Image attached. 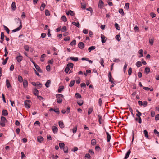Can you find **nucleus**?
<instances>
[{
    "mask_svg": "<svg viewBox=\"0 0 159 159\" xmlns=\"http://www.w3.org/2000/svg\"><path fill=\"white\" fill-rule=\"evenodd\" d=\"M18 21H19V24H20V26L18 27V28L13 30H12V31L13 32H15L16 31H19L22 28V21L19 18H18L17 19H16Z\"/></svg>",
    "mask_w": 159,
    "mask_h": 159,
    "instance_id": "f257e3e1",
    "label": "nucleus"
},
{
    "mask_svg": "<svg viewBox=\"0 0 159 159\" xmlns=\"http://www.w3.org/2000/svg\"><path fill=\"white\" fill-rule=\"evenodd\" d=\"M56 97L57 98V101L58 103H61L62 102L63 95L62 94H56Z\"/></svg>",
    "mask_w": 159,
    "mask_h": 159,
    "instance_id": "f03ea898",
    "label": "nucleus"
},
{
    "mask_svg": "<svg viewBox=\"0 0 159 159\" xmlns=\"http://www.w3.org/2000/svg\"><path fill=\"white\" fill-rule=\"evenodd\" d=\"M6 121L7 120L5 117L2 116L1 117L0 124L2 127H4L5 126V123Z\"/></svg>",
    "mask_w": 159,
    "mask_h": 159,
    "instance_id": "7ed1b4c3",
    "label": "nucleus"
},
{
    "mask_svg": "<svg viewBox=\"0 0 159 159\" xmlns=\"http://www.w3.org/2000/svg\"><path fill=\"white\" fill-rule=\"evenodd\" d=\"M31 102V101L29 100H26L24 102V104L25 107L27 108H29L30 107V105L29 103Z\"/></svg>",
    "mask_w": 159,
    "mask_h": 159,
    "instance_id": "20e7f679",
    "label": "nucleus"
},
{
    "mask_svg": "<svg viewBox=\"0 0 159 159\" xmlns=\"http://www.w3.org/2000/svg\"><path fill=\"white\" fill-rule=\"evenodd\" d=\"M23 57L22 56L20 53H19V55L16 57V59L18 62L20 63L23 60Z\"/></svg>",
    "mask_w": 159,
    "mask_h": 159,
    "instance_id": "39448f33",
    "label": "nucleus"
},
{
    "mask_svg": "<svg viewBox=\"0 0 159 159\" xmlns=\"http://www.w3.org/2000/svg\"><path fill=\"white\" fill-rule=\"evenodd\" d=\"M31 62L33 63L37 70L39 72H41V71L39 66H38L34 62L32 61H31Z\"/></svg>",
    "mask_w": 159,
    "mask_h": 159,
    "instance_id": "423d86ee",
    "label": "nucleus"
},
{
    "mask_svg": "<svg viewBox=\"0 0 159 159\" xmlns=\"http://www.w3.org/2000/svg\"><path fill=\"white\" fill-rule=\"evenodd\" d=\"M101 38L102 42L103 43H105L107 40V38L102 34L101 35Z\"/></svg>",
    "mask_w": 159,
    "mask_h": 159,
    "instance_id": "0eeeda50",
    "label": "nucleus"
},
{
    "mask_svg": "<svg viewBox=\"0 0 159 159\" xmlns=\"http://www.w3.org/2000/svg\"><path fill=\"white\" fill-rule=\"evenodd\" d=\"M16 8V3L15 2H13L11 7V10L14 11L15 10Z\"/></svg>",
    "mask_w": 159,
    "mask_h": 159,
    "instance_id": "6e6552de",
    "label": "nucleus"
},
{
    "mask_svg": "<svg viewBox=\"0 0 159 159\" xmlns=\"http://www.w3.org/2000/svg\"><path fill=\"white\" fill-rule=\"evenodd\" d=\"M54 111L57 114H59L60 113L59 110L58 108H50V111Z\"/></svg>",
    "mask_w": 159,
    "mask_h": 159,
    "instance_id": "1a4fd4ad",
    "label": "nucleus"
},
{
    "mask_svg": "<svg viewBox=\"0 0 159 159\" xmlns=\"http://www.w3.org/2000/svg\"><path fill=\"white\" fill-rule=\"evenodd\" d=\"M104 3L102 0H99L98 2V7L100 8H102L103 7Z\"/></svg>",
    "mask_w": 159,
    "mask_h": 159,
    "instance_id": "9d476101",
    "label": "nucleus"
},
{
    "mask_svg": "<svg viewBox=\"0 0 159 159\" xmlns=\"http://www.w3.org/2000/svg\"><path fill=\"white\" fill-rule=\"evenodd\" d=\"M5 35L4 34V32H2L1 33V40L0 41V43H3V42L4 40V38L5 37Z\"/></svg>",
    "mask_w": 159,
    "mask_h": 159,
    "instance_id": "9b49d317",
    "label": "nucleus"
},
{
    "mask_svg": "<svg viewBox=\"0 0 159 159\" xmlns=\"http://www.w3.org/2000/svg\"><path fill=\"white\" fill-rule=\"evenodd\" d=\"M52 129L54 134H57L58 132V128L55 126H53L52 128Z\"/></svg>",
    "mask_w": 159,
    "mask_h": 159,
    "instance_id": "f8f14e48",
    "label": "nucleus"
},
{
    "mask_svg": "<svg viewBox=\"0 0 159 159\" xmlns=\"http://www.w3.org/2000/svg\"><path fill=\"white\" fill-rule=\"evenodd\" d=\"M78 46L80 49H82L84 47V44L82 42H80L79 43Z\"/></svg>",
    "mask_w": 159,
    "mask_h": 159,
    "instance_id": "ddd939ff",
    "label": "nucleus"
},
{
    "mask_svg": "<svg viewBox=\"0 0 159 159\" xmlns=\"http://www.w3.org/2000/svg\"><path fill=\"white\" fill-rule=\"evenodd\" d=\"M106 133L107 134V142H109L110 141V139H111V135L109 134L108 132H106Z\"/></svg>",
    "mask_w": 159,
    "mask_h": 159,
    "instance_id": "4468645a",
    "label": "nucleus"
},
{
    "mask_svg": "<svg viewBox=\"0 0 159 159\" xmlns=\"http://www.w3.org/2000/svg\"><path fill=\"white\" fill-rule=\"evenodd\" d=\"M70 59L76 62L78 61V57H71Z\"/></svg>",
    "mask_w": 159,
    "mask_h": 159,
    "instance_id": "2eb2a0df",
    "label": "nucleus"
},
{
    "mask_svg": "<svg viewBox=\"0 0 159 159\" xmlns=\"http://www.w3.org/2000/svg\"><path fill=\"white\" fill-rule=\"evenodd\" d=\"M131 152V151L130 150H129L125 154V158L127 159L129 157V155Z\"/></svg>",
    "mask_w": 159,
    "mask_h": 159,
    "instance_id": "dca6fc26",
    "label": "nucleus"
},
{
    "mask_svg": "<svg viewBox=\"0 0 159 159\" xmlns=\"http://www.w3.org/2000/svg\"><path fill=\"white\" fill-rule=\"evenodd\" d=\"M2 114L4 116H7L8 114V112L6 110L3 109L2 111Z\"/></svg>",
    "mask_w": 159,
    "mask_h": 159,
    "instance_id": "f3484780",
    "label": "nucleus"
},
{
    "mask_svg": "<svg viewBox=\"0 0 159 159\" xmlns=\"http://www.w3.org/2000/svg\"><path fill=\"white\" fill-rule=\"evenodd\" d=\"M43 137L41 136H38L37 137V141L38 142L41 143L42 141H43Z\"/></svg>",
    "mask_w": 159,
    "mask_h": 159,
    "instance_id": "a211bd4d",
    "label": "nucleus"
},
{
    "mask_svg": "<svg viewBox=\"0 0 159 159\" xmlns=\"http://www.w3.org/2000/svg\"><path fill=\"white\" fill-rule=\"evenodd\" d=\"M137 117L138 118H136L135 120L136 121H138L139 123H142V119L140 116H139Z\"/></svg>",
    "mask_w": 159,
    "mask_h": 159,
    "instance_id": "6ab92c4d",
    "label": "nucleus"
},
{
    "mask_svg": "<svg viewBox=\"0 0 159 159\" xmlns=\"http://www.w3.org/2000/svg\"><path fill=\"white\" fill-rule=\"evenodd\" d=\"M23 85L24 87L26 88L27 87L28 85V82L27 80H24L23 81Z\"/></svg>",
    "mask_w": 159,
    "mask_h": 159,
    "instance_id": "aec40b11",
    "label": "nucleus"
},
{
    "mask_svg": "<svg viewBox=\"0 0 159 159\" xmlns=\"http://www.w3.org/2000/svg\"><path fill=\"white\" fill-rule=\"evenodd\" d=\"M6 85L7 88H9L11 86V84L10 83L8 79H7L6 80Z\"/></svg>",
    "mask_w": 159,
    "mask_h": 159,
    "instance_id": "412c9836",
    "label": "nucleus"
},
{
    "mask_svg": "<svg viewBox=\"0 0 159 159\" xmlns=\"http://www.w3.org/2000/svg\"><path fill=\"white\" fill-rule=\"evenodd\" d=\"M59 125L60 127L61 128H63L64 127V123L62 122L61 121H59Z\"/></svg>",
    "mask_w": 159,
    "mask_h": 159,
    "instance_id": "4be33fe9",
    "label": "nucleus"
},
{
    "mask_svg": "<svg viewBox=\"0 0 159 159\" xmlns=\"http://www.w3.org/2000/svg\"><path fill=\"white\" fill-rule=\"evenodd\" d=\"M77 103L79 105L81 106L83 104V101L81 100V98L79 99V100L77 101Z\"/></svg>",
    "mask_w": 159,
    "mask_h": 159,
    "instance_id": "5701e85b",
    "label": "nucleus"
},
{
    "mask_svg": "<svg viewBox=\"0 0 159 159\" xmlns=\"http://www.w3.org/2000/svg\"><path fill=\"white\" fill-rule=\"evenodd\" d=\"M98 120L100 124H101V121L102 120V116L100 114H98Z\"/></svg>",
    "mask_w": 159,
    "mask_h": 159,
    "instance_id": "b1692460",
    "label": "nucleus"
},
{
    "mask_svg": "<svg viewBox=\"0 0 159 159\" xmlns=\"http://www.w3.org/2000/svg\"><path fill=\"white\" fill-rule=\"evenodd\" d=\"M72 24L74 25H75V26H76V27H77L78 28L80 27V23L78 22L77 23H76V22H72Z\"/></svg>",
    "mask_w": 159,
    "mask_h": 159,
    "instance_id": "393cba45",
    "label": "nucleus"
},
{
    "mask_svg": "<svg viewBox=\"0 0 159 159\" xmlns=\"http://www.w3.org/2000/svg\"><path fill=\"white\" fill-rule=\"evenodd\" d=\"M143 50L142 49H140L138 53L140 54V55L139 56V57L140 58L143 56Z\"/></svg>",
    "mask_w": 159,
    "mask_h": 159,
    "instance_id": "a878e982",
    "label": "nucleus"
},
{
    "mask_svg": "<svg viewBox=\"0 0 159 159\" xmlns=\"http://www.w3.org/2000/svg\"><path fill=\"white\" fill-rule=\"evenodd\" d=\"M39 91L36 89H34V91H33V93L34 95L37 96V95H38L39 94Z\"/></svg>",
    "mask_w": 159,
    "mask_h": 159,
    "instance_id": "bb28decb",
    "label": "nucleus"
},
{
    "mask_svg": "<svg viewBox=\"0 0 159 159\" xmlns=\"http://www.w3.org/2000/svg\"><path fill=\"white\" fill-rule=\"evenodd\" d=\"M46 57V55L44 54H43L41 55L40 61L42 62H43L44 61L43 58Z\"/></svg>",
    "mask_w": 159,
    "mask_h": 159,
    "instance_id": "cd10ccee",
    "label": "nucleus"
},
{
    "mask_svg": "<svg viewBox=\"0 0 159 159\" xmlns=\"http://www.w3.org/2000/svg\"><path fill=\"white\" fill-rule=\"evenodd\" d=\"M63 149L64 152L65 153H66L68 152V148L67 146L64 147L63 148Z\"/></svg>",
    "mask_w": 159,
    "mask_h": 159,
    "instance_id": "c85d7f7f",
    "label": "nucleus"
},
{
    "mask_svg": "<svg viewBox=\"0 0 159 159\" xmlns=\"http://www.w3.org/2000/svg\"><path fill=\"white\" fill-rule=\"evenodd\" d=\"M48 65L46 66V69L47 71H50V65L49 64L50 63V60L48 61Z\"/></svg>",
    "mask_w": 159,
    "mask_h": 159,
    "instance_id": "c756f323",
    "label": "nucleus"
},
{
    "mask_svg": "<svg viewBox=\"0 0 159 159\" xmlns=\"http://www.w3.org/2000/svg\"><path fill=\"white\" fill-rule=\"evenodd\" d=\"M18 80L20 82H22L23 81V79L22 77L20 75H19L18 78Z\"/></svg>",
    "mask_w": 159,
    "mask_h": 159,
    "instance_id": "7c9ffc66",
    "label": "nucleus"
},
{
    "mask_svg": "<svg viewBox=\"0 0 159 159\" xmlns=\"http://www.w3.org/2000/svg\"><path fill=\"white\" fill-rule=\"evenodd\" d=\"M96 48L94 46H92L89 47L88 48V50L89 52H90L92 50H93Z\"/></svg>",
    "mask_w": 159,
    "mask_h": 159,
    "instance_id": "2f4dec72",
    "label": "nucleus"
},
{
    "mask_svg": "<svg viewBox=\"0 0 159 159\" xmlns=\"http://www.w3.org/2000/svg\"><path fill=\"white\" fill-rule=\"evenodd\" d=\"M45 7V4L44 3H42L40 7V10L42 11L44 10Z\"/></svg>",
    "mask_w": 159,
    "mask_h": 159,
    "instance_id": "473e14b6",
    "label": "nucleus"
},
{
    "mask_svg": "<svg viewBox=\"0 0 159 159\" xmlns=\"http://www.w3.org/2000/svg\"><path fill=\"white\" fill-rule=\"evenodd\" d=\"M150 71V69L149 67H146L145 69V72L147 74H148Z\"/></svg>",
    "mask_w": 159,
    "mask_h": 159,
    "instance_id": "72a5a7b5",
    "label": "nucleus"
},
{
    "mask_svg": "<svg viewBox=\"0 0 159 159\" xmlns=\"http://www.w3.org/2000/svg\"><path fill=\"white\" fill-rule=\"evenodd\" d=\"M37 89H39L42 87V84L39 82H37Z\"/></svg>",
    "mask_w": 159,
    "mask_h": 159,
    "instance_id": "f704fd0d",
    "label": "nucleus"
},
{
    "mask_svg": "<svg viewBox=\"0 0 159 159\" xmlns=\"http://www.w3.org/2000/svg\"><path fill=\"white\" fill-rule=\"evenodd\" d=\"M93 107H90L88 109V115H90L92 112L93 111Z\"/></svg>",
    "mask_w": 159,
    "mask_h": 159,
    "instance_id": "c9c22d12",
    "label": "nucleus"
},
{
    "mask_svg": "<svg viewBox=\"0 0 159 159\" xmlns=\"http://www.w3.org/2000/svg\"><path fill=\"white\" fill-rule=\"evenodd\" d=\"M142 65L140 61H138L136 63V65L138 67H140Z\"/></svg>",
    "mask_w": 159,
    "mask_h": 159,
    "instance_id": "e433bc0d",
    "label": "nucleus"
},
{
    "mask_svg": "<svg viewBox=\"0 0 159 159\" xmlns=\"http://www.w3.org/2000/svg\"><path fill=\"white\" fill-rule=\"evenodd\" d=\"M75 96L77 98V99L78 98L81 99V95L78 93H76V94L75 95Z\"/></svg>",
    "mask_w": 159,
    "mask_h": 159,
    "instance_id": "4c0bfd02",
    "label": "nucleus"
},
{
    "mask_svg": "<svg viewBox=\"0 0 159 159\" xmlns=\"http://www.w3.org/2000/svg\"><path fill=\"white\" fill-rule=\"evenodd\" d=\"M76 44V41L75 40H73L71 42V43H70V45L73 46V45H75Z\"/></svg>",
    "mask_w": 159,
    "mask_h": 159,
    "instance_id": "58836bf2",
    "label": "nucleus"
},
{
    "mask_svg": "<svg viewBox=\"0 0 159 159\" xmlns=\"http://www.w3.org/2000/svg\"><path fill=\"white\" fill-rule=\"evenodd\" d=\"M96 141L95 139H92L91 140V144L93 145H94L96 144Z\"/></svg>",
    "mask_w": 159,
    "mask_h": 159,
    "instance_id": "ea45409f",
    "label": "nucleus"
},
{
    "mask_svg": "<svg viewBox=\"0 0 159 159\" xmlns=\"http://www.w3.org/2000/svg\"><path fill=\"white\" fill-rule=\"evenodd\" d=\"M149 43L151 45H153L154 42V39L153 38H151L149 39Z\"/></svg>",
    "mask_w": 159,
    "mask_h": 159,
    "instance_id": "a19ab883",
    "label": "nucleus"
},
{
    "mask_svg": "<svg viewBox=\"0 0 159 159\" xmlns=\"http://www.w3.org/2000/svg\"><path fill=\"white\" fill-rule=\"evenodd\" d=\"M115 38L116 40L118 41H120L121 39V37L120 35L118 34L116 35Z\"/></svg>",
    "mask_w": 159,
    "mask_h": 159,
    "instance_id": "79ce46f5",
    "label": "nucleus"
},
{
    "mask_svg": "<svg viewBox=\"0 0 159 159\" xmlns=\"http://www.w3.org/2000/svg\"><path fill=\"white\" fill-rule=\"evenodd\" d=\"M59 146L60 148H63L65 147V144L63 143H59Z\"/></svg>",
    "mask_w": 159,
    "mask_h": 159,
    "instance_id": "37998d69",
    "label": "nucleus"
},
{
    "mask_svg": "<svg viewBox=\"0 0 159 159\" xmlns=\"http://www.w3.org/2000/svg\"><path fill=\"white\" fill-rule=\"evenodd\" d=\"M73 64L71 63H69L67 64V67H68L69 68V67L70 68H73Z\"/></svg>",
    "mask_w": 159,
    "mask_h": 159,
    "instance_id": "c03bdc74",
    "label": "nucleus"
},
{
    "mask_svg": "<svg viewBox=\"0 0 159 159\" xmlns=\"http://www.w3.org/2000/svg\"><path fill=\"white\" fill-rule=\"evenodd\" d=\"M25 49L27 51H28L29 50V47L28 45H25L24 47Z\"/></svg>",
    "mask_w": 159,
    "mask_h": 159,
    "instance_id": "a18cd8bd",
    "label": "nucleus"
},
{
    "mask_svg": "<svg viewBox=\"0 0 159 159\" xmlns=\"http://www.w3.org/2000/svg\"><path fill=\"white\" fill-rule=\"evenodd\" d=\"M129 3H126V4L125 6V7H124L125 8V9H127V10L129 8Z\"/></svg>",
    "mask_w": 159,
    "mask_h": 159,
    "instance_id": "49530a36",
    "label": "nucleus"
},
{
    "mask_svg": "<svg viewBox=\"0 0 159 159\" xmlns=\"http://www.w3.org/2000/svg\"><path fill=\"white\" fill-rule=\"evenodd\" d=\"M115 26L116 29L118 30H119L120 29V27L119 26V25L117 23H116L115 24Z\"/></svg>",
    "mask_w": 159,
    "mask_h": 159,
    "instance_id": "de8ad7c7",
    "label": "nucleus"
},
{
    "mask_svg": "<svg viewBox=\"0 0 159 159\" xmlns=\"http://www.w3.org/2000/svg\"><path fill=\"white\" fill-rule=\"evenodd\" d=\"M45 14L46 16H50V12L48 10L46 9L45 11Z\"/></svg>",
    "mask_w": 159,
    "mask_h": 159,
    "instance_id": "09e8293b",
    "label": "nucleus"
},
{
    "mask_svg": "<svg viewBox=\"0 0 159 159\" xmlns=\"http://www.w3.org/2000/svg\"><path fill=\"white\" fill-rule=\"evenodd\" d=\"M128 66V65L127 64H126V63H125V65H124V66L123 67V71L124 72V73H125V71H126V69L127 67V66Z\"/></svg>",
    "mask_w": 159,
    "mask_h": 159,
    "instance_id": "8fccbe9b",
    "label": "nucleus"
},
{
    "mask_svg": "<svg viewBox=\"0 0 159 159\" xmlns=\"http://www.w3.org/2000/svg\"><path fill=\"white\" fill-rule=\"evenodd\" d=\"M4 27L5 30L7 32L8 34H9V32H10V30H9V29L7 26H5V25L4 26Z\"/></svg>",
    "mask_w": 159,
    "mask_h": 159,
    "instance_id": "3c124183",
    "label": "nucleus"
},
{
    "mask_svg": "<svg viewBox=\"0 0 159 159\" xmlns=\"http://www.w3.org/2000/svg\"><path fill=\"white\" fill-rule=\"evenodd\" d=\"M50 80H48L45 84V86L47 87H48L49 86Z\"/></svg>",
    "mask_w": 159,
    "mask_h": 159,
    "instance_id": "603ef678",
    "label": "nucleus"
},
{
    "mask_svg": "<svg viewBox=\"0 0 159 159\" xmlns=\"http://www.w3.org/2000/svg\"><path fill=\"white\" fill-rule=\"evenodd\" d=\"M108 76L109 78V81H111V79L112 78V76L110 72H109Z\"/></svg>",
    "mask_w": 159,
    "mask_h": 159,
    "instance_id": "864d4df0",
    "label": "nucleus"
},
{
    "mask_svg": "<svg viewBox=\"0 0 159 159\" xmlns=\"http://www.w3.org/2000/svg\"><path fill=\"white\" fill-rule=\"evenodd\" d=\"M74 83H75V80H72L70 82V84L69 86L71 87L73 86L74 85Z\"/></svg>",
    "mask_w": 159,
    "mask_h": 159,
    "instance_id": "5fc2aeb1",
    "label": "nucleus"
},
{
    "mask_svg": "<svg viewBox=\"0 0 159 159\" xmlns=\"http://www.w3.org/2000/svg\"><path fill=\"white\" fill-rule=\"evenodd\" d=\"M100 64L103 67H104V65H103L104 61H103V58H101L100 59Z\"/></svg>",
    "mask_w": 159,
    "mask_h": 159,
    "instance_id": "6e6d98bb",
    "label": "nucleus"
},
{
    "mask_svg": "<svg viewBox=\"0 0 159 159\" xmlns=\"http://www.w3.org/2000/svg\"><path fill=\"white\" fill-rule=\"evenodd\" d=\"M145 135V136L147 138H148V133L147 131L146 130H145L143 131Z\"/></svg>",
    "mask_w": 159,
    "mask_h": 159,
    "instance_id": "4d7b16f0",
    "label": "nucleus"
},
{
    "mask_svg": "<svg viewBox=\"0 0 159 159\" xmlns=\"http://www.w3.org/2000/svg\"><path fill=\"white\" fill-rule=\"evenodd\" d=\"M64 89V86H60L59 88V89L58 90V92L59 93L61 92Z\"/></svg>",
    "mask_w": 159,
    "mask_h": 159,
    "instance_id": "13d9d810",
    "label": "nucleus"
},
{
    "mask_svg": "<svg viewBox=\"0 0 159 159\" xmlns=\"http://www.w3.org/2000/svg\"><path fill=\"white\" fill-rule=\"evenodd\" d=\"M4 51L5 52V54L4 55V56L5 57H6V56H7V55L8 54V51L6 47H5V48L4 49Z\"/></svg>",
    "mask_w": 159,
    "mask_h": 159,
    "instance_id": "bf43d9fd",
    "label": "nucleus"
},
{
    "mask_svg": "<svg viewBox=\"0 0 159 159\" xmlns=\"http://www.w3.org/2000/svg\"><path fill=\"white\" fill-rule=\"evenodd\" d=\"M61 20L65 22L66 21V18L65 16H62L61 18Z\"/></svg>",
    "mask_w": 159,
    "mask_h": 159,
    "instance_id": "052dcab7",
    "label": "nucleus"
},
{
    "mask_svg": "<svg viewBox=\"0 0 159 159\" xmlns=\"http://www.w3.org/2000/svg\"><path fill=\"white\" fill-rule=\"evenodd\" d=\"M119 12L122 15H124V12L123 10L122 9H120L119 10Z\"/></svg>",
    "mask_w": 159,
    "mask_h": 159,
    "instance_id": "680f3d73",
    "label": "nucleus"
},
{
    "mask_svg": "<svg viewBox=\"0 0 159 159\" xmlns=\"http://www.w3.org/2000/svg\"><path fill=\"white\" fill-rule=\"evenodd\" d=\"M8 57H7L4 61L2 62V64L3 65H4L5 64H6V63H7V61L8 60Z\"/></svg>",
    "mask_w": 159,
    "mask_h": 159,
    "instance_id": "e2e57ef3",
    "label": "nucleus"
},
{
    "mask_svg": "<svg viewBox=\"0 0 159 159\" xmlns=\"http://www.w3.org/2000/svg\"><path fill=\"white\" fill-rule=\"evenodd\" d=\"M154 132L157 136L159 137V132L156 129L154 130Z\"/></svg>",
    "mask_w": 159,
    "mask_h": 159,
    "instance_id": "0e129e2a",
    "label": "nucleus"
},
{
    "mask_svg": "<svg viewBox=\"0 0 159 159\" xmlns=\"http://www.w3.org/2000/svg\"><path fill=\"white\" fill-rule=\"evenodd\" d=\"M70 70V69L68 67H66L65 70V71L66 73H68Z\"/></svg>",
    "mask_w": 159,
    "mask_h": 159,
    "instance_id": "69168bd1",
    "label": "nucleus"
},
{
    "mask_svg": "<svg viewBox=\"0 0 159 159\" xmlns=\"http://www.w3.org/2000/svg\"><path fill=\"white\" fill-rule=\"evenodd\" d=\"M147 102L146 101H144L143 102L142 105L144 107H146L147 106Z\"/></svg>",
    "mask_w": 159,
    "mask_h": 159,
    "instance_id": "338daca9",
    "label": "nucleus"
},
{
    "mask_svg": "<svg viewBox=\"0 0 159 159\" xmlns=\"http://www.w3.org/2000/svg\"><path fill=\"white\" fill-rule=\"evenodd\" d=\"M155 120L157 121L159 120V114H157L155 116Z\"/></svg>",
    "mask_w": 159,
    "mask_h": 159,
    "instance_id": "774afa93",
    "label": "nucleus"
}]
</instances>
